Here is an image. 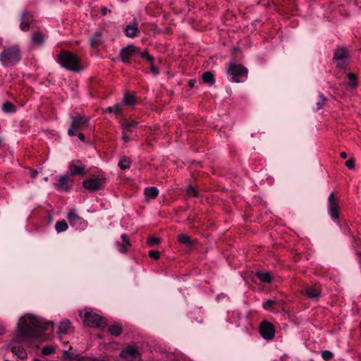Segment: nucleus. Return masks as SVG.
Wrapping results in <instances>:
<instances>
[{
	"instance_id": "obj_1",
	"label": "nucleus",
	"mask_w": 361,
	"mask_h": 361,
	"mask_svg": "<svg viewBox=\"0 0 361 361\" xmlns=\"http://www.w3.org/2000/svg\"><path fill=\"white\" fill-rule=\"evenodd\" d=\"M45 329V323L36 316L27 314L22 316L17 324L16 334L13 342L24 343L38 338Z\"/></svg>"
},
{
	"instance_id": "obj_2",
	"label": "nucleus",
	"mask_w": 361,
	"mask_h": 361,
	"mask_svg": "<svg viewBox=\"0 0 361 361\" xmlns=\"http://www.w3.org/2000/svg\"><path fill=\"white\" fill-rule=\"evenodd\" d=\"M21 59V53L18 46H13L4 49L0 54V61L5 66H12L18 63Z\"/></svg>"
},
{
	"instance_id": "obj_3",
	"label": "nucleus",
	"mask_w": 361,
	"mask_h": 361,
	"mask_svg": "<svg viewBox=\"0 0 361 361\" xmlns=\"http://www.w3.org/2000/svg\"><path fill=\"white\" fill-rule=\"evenodd\" d=\"M60 64L71 71H80L81 67L79 58L68 51L63 50L58 56Z\"/></svg>"
},
{
	"instance_id": "obj_4",
	"label": "nucleus",
	"mask_w": 361,
	"mask_h": 361,
	"mask_svg": "<svg viewBox=\"0 0 361 361\" xmlns=\"http://www.w3.org/2000/svg\"><path fill=\"white\" fill-rule=\"evenodd\" d=\"M247 69L242 64H236L235 62H230L228 64V73L235 82H240L242 78L247 77Z\"/></svg>"
},
{
	"instance_id": "obj_5",
	"label": "nucleus",
	"mask_w": 361,
	"mask_h": 361,
	"mask_svg": "<svg viewBox=\"0 0 361 361\" xmlns=\"http://www.w3.org/2000/svg\"><path fill=\"white\" fill-rule=\"evenodd\" d=\"M350 52L345 47H341L334 51L333 60L336 61V67L344 69L348 65V60L350 59Z\"/></svg>"
},
{
	"instance_id": "obj_6",
	"label": "nucleus",
	"mask_w": 361,
	"mask_h": 361,
	"mask_svg": "<svg viewBox=\"0 0 361 361\" xmlns=\"http://www.w3.org/2000/svg\"><path fill=\"white\" fill-rule=\"evenodd\" d=\"M71 119V128L68 130L69 136H74L75 131L82 130L84 126H87L89 123L88 117L81 116L79 114L72 116Z\"/></svg>"
},
{
	"instance_id": "obj_7",
	"label": "nucleus",
	"mask_w": 361,
	"mask_h": 361,
	"mask_svg": "<svg viewBox=\"0 0 361 361\" xmlns=\"http://www.w3.org/2000/svg\"><path fill=\"white\" fill-rule=\"evenodd\" d=\"M106 179L104 177L86 179L82 182L83 187L92 192L102 190L104 188Z\"/></svg>"
},
{
	"instance_id": "obj_8",
	"label": "nucleus",
	"mask_w": 361,
	"mask_h": 361,
	"mask_svg": "<svg viewBox=\"0 0 361 361\" xmlns=\"http://www.w3.org/2000/svg\"><path fill=\"white\" fill-rule=\"evenodd\" d=\"M84 322L91 327H102L106 325L103 317L96 313L86 312L84 315Z\"/></svg>"
},
{
	"instance_id": "obj_9",
	"label": "nucleus",
	"mask_w": 361,
	"mask_h": 361,
	"mask_svg": "<svg viewBox=\"0 0 361 361\" xmlns=\"http://www.w3.org/2000/svg\"><path fill=\"white\" fill-rule=\"evenodd\" d=\"M259 332L263 338L271 340L275 336V326L269 322L263 321L260 324Z\"/></svg>"
},
{
	"instance_id": "obj_10",
	"label": "nucleus",
	"mask_w": 361,
	"mask_h": 361,
	"mask_svg": "<svg viewBox=\"0 0 361 361\" xmlns=\"http://www.w3.org/2000/svg\"><path fill=\"white\" fill-rule=\"evenodd\" d=\"M329 209L332 219L339 218V199L336 197L334 192H331L329 197Z\"/></svg>"
},
{
	"instance_id": "obj_11",
	"label": "nucleus",
	"mask_w": 361,
	"mask_h": 361,
	"mask_svg": "<svg viewBox=\"0 0 361 361\" xmlns=\"http://www.w3.org/2000/svg\"><path fill=\"white\" fill-rule=\"evenodd\" d=\"M321 287L319 284L315 283L313 286H305L301 290L300 293L311 299L318 298L321 294Z\"/></svg>"
},
{
	"instance_id": "obj_12",
	"label": "nucleus",
	"mask_w": 361,
	"mask_h": 361,
	"mask_svg": "<svg viewBox=\"0 0 361 361\" xmlns=\"http://www.w3.org/2000/svg\"><path fill=\"white\" fill-rule=\"evenodd\" d=\"M139 52V48L134 45H128L120 51V58L123 63H129L133 54Z\"/></svg>"
},
{
	"instance_id": "obj_13",
	"label": "nucleus",
	"mask_w": 361,
	"mask_h": 361,
	"mask_svg": "<svg viewBox=\"0 0 361 361\" xmlns=\"http://www.w3.org/2000/svg\"><path fill=\"white\" fill-rule=\"evenodd\" d=\"M70 176H75L76 175L85 176V166L80 160H75L71 163L69 166Z\"/></svg>"
},
{
	"instance_id": "obj_14",
	"label": "nucleus",
	"mask_w": 361,
	"mask_h": 361,
	"mask_svg": "<svg viewBox=\"0 0 361 361\" xmlns=\"http://www.w3.org/2000/svg\"><path fill=\"white\" fill-rule=\"evenodd\" d=\"M139 355L137 348L133 345L128 346L120 353V357L123 359H136Z\"/></svg>"
},
{
	"instance_id": "obj_15",
	"label": "nucleus",
	"mask_w": 361,
	"mask_h": 361,
	"mask_svg": "<svg viewBox=\"0 0 361 361\" xmlns=\"http://www.w3.org/2000/svg\"><path fill=\"white\" fill-rule=\"evenodd\" d=\"M20 343L13 342V339L10 343L11 350L18 358L23 360L27 357V353L25 349L19 344Z\"/></svg>"
},
{
	"instance_id": "obj_16",
	"label": "nucleus",
	"mask_w": 361,
	"mask_h": 361,
	"mask_svg": "<svg viewBox=\"0 0 361 361\" xmlns=\"http://www.w3.org/2000/svg\"><path fill=\"white\" fill-rule=\"evenodd\" d=\"M32 16L27 11H24L21 16L20 29L23 31H27L32 23Z\"/></svg>"
},
{
	"instance_id": "obj_17",
	"label": "nucleus",
	"mask_w": 361,
	"mask_h": 361,
	"mask_svg": "<svg viewBox=\"0 0 361 361\" xmlns=\"http://www.w3.org/2000/svg\"><path fill=\"white\" fill-rule=\"evenodd\" d=\"M73 180L68 176H61L59 178V183L57 187L59 189L64 190L66 192L69 191L71 187L72 186Z\"/></svg>"
},
{
	"instance_id": "obj_18",
	"label": "nucleus",
	"mask_w": 361,
	"mask_h": 361,
	"mask_svg": "<svg viewBox=\"0 0 361 361\" xmlns=\"http://www.w3.org/2000/svg\"><path fill=\"white\" fill-rule=\"evenodd\" d=\"M138 32L137 23L134 22L132 25H127L126 35L129 37H135Z\"/></svg>"
},
{
	"instance_id": "obj_19",
	"label": "nucleus",
	"mask_w": 361,
	"mask_h": 361,
	"mask_svg": "<svg viewBox=\"0 0 361 361\" xmlns=\"http://www.w3.org/2000/svg\"><path fill=\"white\" fill-rule=\"evenodd\" d=\"M102 34L101 32H97L94 35V36L90 39V44H91L92 47L97 48L99 45L102 44Z\"/></svg>"
},
{
	"instance_id": "obj_20",
	"label": "nucleus",
	"mask_w": 361,
	"mask_h": 361,
	"mask_svg": "<svg viewBox=\"0 0 361 361\" xmlns=\"http://www.w3.org/2000/svg\"><path fill=\"white\" fill-rule=\"evenodd\" d=\"M122 331V326L118 323H115L109 327V332L112 336H118L121 334Z\"/></svg>"
},
{
	"instance_id": "obj_21",
	"label": "nucleus",
	"mask_w": 361,
	"mask_h": 361,
	"mask_svg": "<svg viewBox=\"0 0 361 361\" xmlns=\"http://www.w3.org/2000/svg\"><path fill=\"white\" fill-rule=\"evenodd\" d=\"M68 219L70 224L74 226L81 220V218L76 214L75 210H71L68 214Z\"/></svg>"
},
{
	"instance_id": "obj_22",
	"label": "nucleus",
	"mask_w": 361,
	"mask_h": 361,
	"mask_svg": "<svg viewBox=\"0 0 361 361\" xmlns=\"http://www.w3.org/2000/svg\"><path fill=\"white\" fill-rule=\"evenodd\" d=\"M137 125L138 123L135 121H123L121 123L122 129L128 132H131L133 128H136Z\"/></svg>"
},
{
	"instance_id": "obj_23",
	"label": "nucleus",
	"mask_w": 361,
	"mask_h": 361,
	"mask_svg": "<svg viewBox=\"0 0 361 361\" xmlns=\"http://www.w3.org/2000/svg\"><path fill=\"white\" fill-rule=\"evenodd\" d=\"M202 79L204 83H207L209 85H212L215 82L214 75L210 71H207L204 73L202 75Z\"/></svg>"
},
{
	"instance_id": "obj_24",
	"label": "nucleus",
	"mask_w": 361,
	"mask_h": 361,
	"mask_svg": "<svg viewBox=\"0 0 361 361\" xmlns=\"http://www.w3.org/2000/svg\"><path fill=\"white\" fill-rule=\"evenodd\" d=\"M178 240L180 243L187 245L188 246H192L195 243V240H192L188 235L185 234L178 235Z\"/></svg>"
},
{
	"instance_id": "obj_25",
	"label": "nucleus",
	"mask_w": 361,
	"mask_h": 361,
	"mask_svg": "<svg viewBox=\"0 0 361 361\" xmlns=\"http://www.w3.org/2000/svg\"><path fill=\"white\" fill-rule=\"evenodd\" d=\"M347 78L349 80V82L347 83V85L352 88H356L357 86V75L353 73H349L347 74Z\"/></svg>"
},
{
	"instance_id": "obj_26",
	"label": "nucleus",
	"mask_w": 361,
	"mask_h": 361,
	"mask_svg": "<svg viewBox=\"0 0 361 361\" xmlns=\"http://www.w3.org/2000/svg\"><path fill=\"white\" fill-rule=\"evenodd\" d=\"M131 160L130 158L127 157H122L118 162V166L121 170H126L130 167Z\"/></svg>"
},
{
	"instance_id": "obj_27",
	"label": "nucleus",
	"mask_w": 361,
	"mask_h": 361,
	"mask_svg": "<svg viewBox=\"0 0 361 361\" xmlns=\"http://www.w3.org/2000/svg\"><path fill=\"white\" fill-rule=\"evenodd\" d=\"M32 41L34 44L37 45L42 44L44 41L43 34L39 31L35 32L32 37Z\"/></svg>"
},
{
	"instance_id": "obj_28",
	"label": "nucleus",
	"mask_w": 361,
	"mask_h": 361,
	"mask_svg": "<svg viewBox=\"0 0 361 361\" xmlns=\"http://www.w3.org/2000/svg\"><path fill=\"white\" fill-rule=\"evenodd\" d=\"M121 238L123 240V245L120 249V252L122 253H126L128 250V247H130L131 246V244L129 240V238L126 234H123L121 235Z\"/></svg>"
},
{
	"instance_id": "obj_29",
	"label": "nucleus",
	"mask_w": 361,
	"mask_h": 361,
	"mask_svg": "<svg viewBox=\"0 0 361 361\" xmlns=\"http://www.w3.org/2000/svg\"><path fill=\"white\" fill-rule=\"evenodd\" d=\"M256 276L262 282L269 283L271 282L272 277L269 272H257Z\"/></svg>"
},
{
	"instance_id": "obj_30",
	"label": "nucleus",
	"mask_w": 361,
	"mask_h": 361,
	"mask_svg": "<svg viewBox=\"0 0 361 361\" xmlns=\"http://www.w3.org/2000/svg\"><path fill=\"white\" fill-rule=\"evenodd\" d=\"M106 113H114L116 116H121L123 114L122 109L119 104H116L114 106H109L104 110Z\"/></svg>"
},
{
	"instance_id": "obj_31",
	"label": "nucleus",
	"mask_w": 361,
	"mask_h": 361,
	"mask_svg": "<svg viewBox=\"0 0 361 361\" xmlns=\"http://www.w3.org/2000/svg\"><path fill=\"white\" fill-rule=\"evenodd\" d=\"M71 322L69 320H65L60 323L57 332L61 334H66L68 329L71 327Z\"/></svg>"
},
{
	"instance_id": "obj_32",
	"label": "nucleus",
	"mask_w": 361,
	"mask_h": 361,
	"mask_svg": "<svg viewBox=\"0 0 361 361\" xmlns=\"http://www.w3.org/2000/svg\"><path fill=\"white\" fill-rule=\"evenodd\" d=\"M145 195L154 199L158 196L159 190L155 187L147 188L145 190Z\"/></svg>"
},
{
	"instance_id": "obj_33",
	"label": "nucleus",
	"mask_w": 361,
	"mask_h": 361,
	"mask_svg": "<svg viewBox=\"0 0 361 361\" xmlns=\"http://www.w3.org/2000/svg\"><path fill=\"white\" fill-rule=\"evenodd\" d=\"M123 102L125 105H133L135 103L136 99L134 94L127 92L124 95Z\"/></svg>"
},
{
	"instance_id": "obj_34",
	"label": "nucleus",
	"mask_w": 361,
	"mask_h": 361,
	"mask_svg": "<svg viewBox=\"0 0 361 361\" xmlns=\"http://www.w3.org/2000/svg\"><path fill=\"white\" fill-rule=\"evenodd\" d=\"M2 109H3L4 111L6 112V113H12V112L16 111V106L10 102H4L3 104Z\"/></svg>"
},
{
	"instance_id": "obj_35",
	"label": "nucleus",
	"mask_w": 361,
	"mask_h": 361,
	"mask_svg": "<svg viewBox=\"0 0 361 361\" xmlns=\"http://www.w3.org/2000/svg\"><path fill=\"white\" fill-rule=\"evenodd\" d=\"M187 195L190 197H197L199 196V192L197 190L194 188L191 185H189L186 188Z\"/></svg>"
},
{
	"instance_id": "obj_36",
	"label": "nucleus",
	"mask_w": 361,
	"mask_h": 361,
	"mask_svg": "<svg viewBox=\"0 0 361 361\" xmlns=\"http://www.w3.org/2000/svg\"><path fill=\"white\" fill-rule=\"evenodd\" d=\"M55 228L58 232H62L68 228V225L65 220H62L56 223Z\"/></svg>"
},
{
	"instance_id": "obj_37",
	"label": "nucleus",
	"mask_w": 361,
	"mask_h": 361,
	"mask_svg": "<svg viewBox=\"0 0 361 361\" xmlns=\"http://www.w3.org/2000/svg\"><path fill=\"white\" fill-rule=\"evenodd\" d=\"M64 356L66 358H68L71 361H75L76 360H82L83 359V357L79 358L80 355H75L70 353L69 351H65Z\"/></svg>"
},
{
	"instance_id": "obj_38",
	"label": "nucleus",
	"mask_w": 361,
	"mask_h": 361,
	"mask_svg": "<svg viewBox=\"0 0 361 361\" xmlns=\"http://www.w3.org/2000/svg\"><path fill=\"white\" fill-rule=\"evenodd\" d=\"M160 243V239L157 238V237H150L148 240H147V244L149 246H153V245H158Z\"/></svg>"
},
{
	"instance_id": "obj_39",
	"label": "nucleus",
	"mask_w": 361,
	"mask_h": 361,
	"mask_svg": "<svg viewBox=\"0 0 361 361\" xmlns=\"http://www.w3.org/2000/svg\"><path fill=\"white\" fill-rule=\"evenodd\" d=\"M322 356L324 360L328 361L333 357V354L329 350H324L322 352Z\"/></svg>"
},
{
	"instance_id": "obj_40",
	"label": "nucleus",
	"mask_w": 361,
	"mask_h": 361,
	"mask_svg": "<svg viewBox=\"0 0 361 361\" xmlns=\"http://www.w3.org/2000/svg\"><path fill=\"white\" fill-rule=\"evenodd\" d=\"M149 257L154 259H158L160 257V252L157 250H150L149 252Z\"/></svg>"
},
{
	"instance_id": "obj_41",
	"label": "nucleus",
	"mask_w": 361,
	"mask_h": 361,
	"mask_svg": "<svg viewBox=\"0 0 361 361\" xmlns=\"http://www.w3.org/2000/svg\"><path fill=\"white\" fill-rule=\"evenodd\" d=\"M321 101L317 103V109H321L326 104V99L323 96H320Z\"/></svg>"
},
{
	"instance_id": "obj_42",
	"label": "nucleus",
	"mask_w": 361,
	"mask_h": 361,
	"mask_svg": "<svg viewBox=\"0 0 361 361\" xmlns=\"http://www.w3.org/2000/svg\"><path fill=\"white\" fill-rule=\"evenodd\" d=\"M345 166L349 169H353L355 168V159L354 158H350L348 161H345Z\"/></svg>"
},
{
	"instance_id": "obj_43",
	"label": "nucleus",
	"mask_w": 361,
	"mask_h": 361,
	"mask_svg": "<svg viewBox=\"0 0 361 361\" xmlns=\"http://www.w3.org/2000/svg\"><path fill=\"white\" fill-rule=\"evenodd\" d=\"M276 302L272 300H268L263 305L264 309H269Z\"/></svg>"
},
{
	"instance_id": "obj_44",
	"label": "nucleus",
	"mask_w": 361,
	"mask_h": 361,
	"mask_svg": "<svg viewBox=\"0 0 361 361\" xmlns=\"http://www.w3.org/2000/svg\"><path fill=\"white\" fill-rule=\"evenodd\" d=\"M150 70L152 73L154 75H157L159 73V68L154 66V63L150 64Z\"/></svg>"
},
{
	"instance_id": "obj_45",
	"label": "nucleus",
	"mask_w": 361,
	"mask_h": 361,
	"mask_svg": "<svg viewBox=\"0 0 361 361\" xmlns=\"http://www.w3.org/2000/svg\"><path fill=\"white\" fill-rule=\"evenodd\" d=\"M55 352V347L53 345H47V355H51Z\"/></svg>"
},
{
	"instance_id": "obj_46",
	"label": "nucleus",
	"mask_w": 361,
	"mask_h": 361,
	"mask_svg": "<svg viewBox=\"0 0 361 361\" xmlns=\"http://www.w3.org/2000/svg\"><path fill=\"white\" fill-rule=\"evenodd\" d=\"M128 133H129V132L127 131V130H123V137H122V138H123V140L126 142H128L130 140V137L128 136Z\"/></svg>"
},
{
	"instance_id": "obj_47",
	"label": "nucleus",
	"mask_w": 361,
	"mask_h": 361,
	"mask_svg": "<svg viewBox=\"0 0 361 361\" xmlns=\"http://www.w3.org/2000/svg\"><path fill=\"white\" fill-rule=\"evenodd\" d=\"M101 12H102L103 16H106L107 13H111V10H108L107 8L103 7L101 9Z\"/></svg>"
},
{
	"instance_id": "obj_48",
	"label": "nucleus",
	"mask_w": 361,
	"mask_h": 361,
	"mask_svg": "<svg viewBox=\"0 0 361 361\" xmlns=\"http://www.w3.org/2000/svg\"><path fill=\"white\" fill-rule=\"evenodd\" d=\"M140 56L142 59H147L149 54L147 52V51H144L142 52H140Z\"/></svg>"
},
{
	"instance_id": "obj_49",
	"label": "nucleus",
	"mask_w": 361,
	"mask_h": 361,
	"mask_svg": "<svg viewBox=\"0 0 361 361\" xmlns=\"http://www.w3.org/2000/svg\"><path fill=\"white\" fill-rule=\"evenodd\" d=\"M196 82V80L195 79H191L189 80L188 82V86L190 87V88H192L194 86H195V84Z\"/></svg>"
},
{
	"instance_id": "obj_50",
	"label": "nucleus",
	"mask_w": 361,
	"mask_h": 361,
	"mask_svg": "<svg viewBox=\"0 0 361 361\" xmlns=\"http://www.w3.org/2000/svg\"><path fill=\"white\" fill-rule=\"evenodd\" d=\"M78 138H79L81 141H82V142H84V141L85 140V135H84L83 133H79L78 134Z\"/></svg>"
},
{
	"instance_id": "obj_51",
	"label": "nucleus",
	"mask_w": 361,
	"mask_h": 361,
	"mask_svg": "<svg viewBox=\"0 0 361 361\" xmlns=\"http://www.w3.org/2000/svg\"><path fill=\"white\" fill-rule=\"evenodd\" d=\"M46 325L47 330H48L49 327L51 328V329L54 328V322H47Z\"/></svg>"
},
{
	"instance_id": "obj_52",
	"label": "nucleus",
	"mask_w": 361,
	"mask_h": 361,
	"mask_svg": "<svg viewBox=\"0 0 361 361\" xmlns=\"http://www.w3.org/2000/svg\"><path fill=\"white\" fill-rule=\"evenodd\" d=\"M146 60L148 61L150 64L154 63V57L151 55H149Z\"/></svg>"
},
{
	"instance_id": "obj_53",
	"label": "nucleus",
	"mask_w": 361,
	"mask_h": 361,
	"mask_svg": "<svg viewBox=\"0 0 361 361\" xmlns=\"http://www.w3.org/2000/svg\"><path fill=\"white\" fill-rule=\"evenodd\" d=\"M37 175V171H30V176L32 178L36 177Z\"/></svg>"
},
{
	"instance_id": "obj_54",
	"label": "nucleus",
	"mask_w": 361,
	"mask_h": 361,
	"mask_svg": "<svg viewBox=\"0 0 361 361\" xmlns=\"http://www.w3.org/2000/svg\"><path fill=\"white\" fill-rule=\"evenodd\" d=\"M340 156H341V158H343V159H345V158H347V156H348V155H347V153H346V152H341V153L340 154Z\"/></svg>"
},
{
	"instance_id": "obj_55",
	"label": "nucleus",
	"mask_w": 361,
	"mask_h": 361,
	"mask_svg": "<svg viewBox=\"0 0 361 361\" xmlns=\"http://www.w3.org/2000/svg\"><path fill=\"white\" fill-rule=\"evenodd\" d=\"M195 217L194 216H190L188 218V221H189V223H192L195 221Z\"/></svg>"
},
{
	"instance_id": "obj_56",
	"label": "nucleus",
	"mask_w": 361,
	"mask_h": 361,
	"mask_svg": "<svg viewBox=\"0 0 361 361\" xmlns=\"http://www.w3.org/2000/svg\"><path fill=\"white\" fill-rule=\"evenodd\" d=\"M6 333V329L4 327H0V335L4 334Z\"/></svg>"
},
{
	"instance_id": "obj_57",
	"label": "nucleus",
	"mask_w": 361,
	"mask_h": 361,
	"mask_svg": "<svg viewBox=\"0 0 361 361\" xmlns=\"http://www.w3.org/2000/svg\"><path fill=\"white\" fill-rule=\"evenodd\" d=\"M45 353H46L45 347L42 348L41 353L43 354V355H45Z\"/></svg>"
},
{
	"instance_id": "obj_58",
	"label": "nucleus",
	"mask_w": 361,
	"mask_h": 361,
	"mask_svg": "<svg viewBox=\"0 0 361 361\" xmlns=\"http://www.w3.org/2000/svg\"><path fill=\"white\" fill-rule=\"evenodd\" d=\"M357 255L359 257V259H360L359 262H360V264H361V252H357Z\"/></svg>"
},
{
	"instance_id": "obj_59",
	"label": "nucleus",
	"mask_w": 361,
	"mask_h": 361,
	"mask_svg": "<svg viewBox=\"0 0 361 361\" xmlns=\"http://www.w3.org/2000/svg\"><path fill=\"white\" fill-rule=\"evenodd\" d=\"M3 146H4L3 140H2V138L0 137V149L2 148Z\"/></svg>"
},
{
	"instance_id": "obj_60",
	"label": "nucleus",
	"mask_w": 361,
	"mask_h": 361,
	"mask_svg": "<svg viewBox=\"0 0 361 361\" xmlns=\"http://www.w3.org/2000/svg\"><path fill=\"white\" fill-rule=\"evenodd\" d=\"M233 51H240V49H239V47H233Z\"/></svg>"
}]
</instances>
